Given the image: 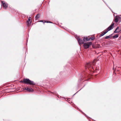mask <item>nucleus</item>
Instances as JSON below:
<instances>
[{
  "label": "nucleus",
  "instance_id": "obj_6",
  "mask_svg": "<svg viewBox=\"0 0 121 121\" xmlns=\"http://www.w3.org/2000/svg\"><path fill=\"white\" fill-rule=\"evenodd\" d=\"M77 39L78 43L80 45L83 43V41L81 39L78 38Z\"/></svg>",
  "mask_w": 121,
  "mask_h": 121
},
{
  "label": "nucleus",
  "instance_id": "obj_15",
  "mask_svg": "<svg viewBox=\"0 0 121 121\" xmlns=\"http://www.w3.org/2000/svg\"><path fill=\"white\" fill-rule=\"evenodd\" d=\"M118 35H116L113 36V39L116 38H117L118 37Z\"/></svg>",
  "mask_w": 121,
  "mask_h": 121
},
{
  "label": "nucleus",
  "instance_id": "obj_21",
  "mask_svg": "<svg viewBox=\"0 0 121 121\" xmlns=\"http://www.w3.org/2000/svg\"><path fill=\"white\" fill-rule=\"evenodd\" d=\"M34 84H33V85H34Z\"/></svg>",
  "mask_w": 121,
  "mask_h": 121
},
{
  "label": "nucleus",
  "instance_id": "obj_5",
  "mask_svg": "<svg viewBox=\"0 0 121 121\" xmlns=\"http://www.w3.org/2000/svg\"><path fill=\"white\" fill-rule=\"evenodd\" d=\"M2 4L3 8L4 9H6L8 7L7 4L6 3H5V2L4 1H1Z\"/></svg>",
  "mask_w": 121,
  "mask_h": 121
},
{
  "label": "nucleus",
  "instance_id": "obj_16",
  "mask_svg": "<svg viewBox=\"0 0 121 121\" xmlns=\"http://www.w3.org/2000/svg\"><path fill=\"white\" fill-rule=\"evenodd\" d=\"M82 78H79L78 80V81L79 82H80L81 81L83 80V79H82Z\"/></svg>",
  "mask_w": 121,
  "mask_h": 121
},
{
  "label": "nucleus",
  "instance_id": "obj_17",
  "mask_svg": "<svg viewBox=\"0 0 121 121\" xmlns=\"http://www.w3.org/2000/svg\"><path fill=\"white\" fill-rule=\"evenodd\" d=\"M45 22H47V23H52V22H50V21H45Z\"/></svg>",
  "mask_w": 121,
  "mask_h": 121
},
{
  "label": "nucleus",
  "instance_id": "obj_8",
  "mask_svg": "<svg viewBox=\"0 0 121 121\" xmlns=\"http://www.w3.org/2000/svg\"><path fill=\"white\" fill-rule=\"evenodd\" d=\"M24 89L29 92H32L33 91V90L32 89L30 88H29L28 87L25 88Z\"/></svg>",
  "mask_w": 121,
  "mask_h": 121
},
{
  "label": "nucleus",
  "instance_id": "obj_10",
  "mask_svg": "<svg viewBox=\"0 0 121 121\" xmlns=\"http://www.w3.org/2000/svg\"><path fill=\"white\" fill-rule=\"evenodd\" d=\"M120 31V30H119V27H117L114 32V33H116L119 32Z\"/></svg>",
  "mask_w": 121,
  "mask_h": 121
},
{
  "label": "nucleus",
  "instance_id": "obj_20",
  "mask_svg": "<svg viewBox=\"0 0 121 121\" xmlns=\"http://www.w3.org/2000/svg\"><path fill=\"white\" fill-rule=\"evenodd\" d=\"M84 82L86 81H85L84 80Z\"/></svg>",
  "mask_w": 121,
  "mask_h": 121
},
{
  "label": "nucleus",
  "instance_id": "obj_7",
  "mask_svg": "<svg viewBox=\"0 0 121 121\" xmlns=\"http://www.w3.org/2000/svg\"><path fill=\"white\" fill-rule=\"evenodd\" d=\"M120 19H121V17L119 16H116L114 20V21L116 22H117Z\"/></svg>",
  "mask_w": 121,
  "mask_h": 121
},
{
  "label": "nucleus",
  "instance_id": "obj_2",
  "mask_svg": "<svg viewBox=\"0 0 121 121\" xmlns=\"http://www.w3.org/2000/svg\"><path fill=\"white\" fill-rule=\"evenodd\" d=\"M22 82V83H33V82L31 81L28 79H24L22 81H19V82H18V83ZM17 83V82H16Z\"/></svg>",
  "mask_w": 121,
  "mask_h": 121
},
{
  "label": "nucleus",
  "instance_id": "obj_1",
  "mask_svg": "<svg viewBox=\"0 0 121 121\" xmlns=\"http://www.w3.org/2000/svg\"><path fill=\"white\" fill-rule=\"evenodd\" d=\"M94 64V61L92 62L88 63L86 65L85 68H88L89 70H91L93 72H97L99 70V68L98 66H95L94 67L93 65Z\"/></svg>",
  "mask_w": 121,
  "mask_h": 121
},
{
  "label": "nucleus",
  "instance_id": "obj_12",
  "mask_svg": "<svg viewBox=\"0 0 121 121\" xmlns=\"http://www.w3.org/2000/svg\"><path fill=\"white\" fill-rule=\"evenodd\" d=\"M112 34H111L109 36H106L105 37V39H107L111 38L112 37Z\"/></svg>",
  "mask_w": 121,
  "mask_h": 121
},
{
  "label": "nucleus",
  "instance_id": "obj_22",
  "mask_svg": "<svg viewBox=\"0 0 121 121\" xmlns=\"http://www.w3.org/2000/svg\"><path fill=\"white\" fill-rule=\"evenodd\" d=\"M30 84H31V83H30Z\"/></svg>",
  "mask_w": 121,
  "mask_h": 121
},
{
  "label": "nucleus",
  "instance_id": "obj_4",
  "mask_svg": "<svg viewBox=\"0 0 121 121\" xmlns=\"http://www.w3.org/2000/svg\"><path fill=\"white\" fill-rule=\"evenodd\" d=\"M114 25V23H112V24L107 28V29L106 30V31H108H108L112 29L113 28V26Z\"/></svg>",
  "mask_w": 121,
  "mask_h": 121
},
{
  "label": "nucleus",
  "instance_id": "obj_14",
  "mask_svg": "<svg viewBox=\"0 0 121 121\" xmlns=\"http://www.w3.org/2000/svg\"><path fill=\"white\" fill-rule=\"evenodd\" d=\"M40 17V15L39 14H38L36 16L35 18L36 19L39 18Z\"/></svg>",
  "mask_w": 121,
  "mask_h": 121
},
{
  "label": "nucleus",
  "instance_id": "obj_13",
  "mask_svg": "<svg viewBox=\"0 0 121 121\" xmlns=\"http://www.w3.org/2000/svg\"><path fill=\"white\" fill-rule=\"evenodd\" d=\"M91 39H88V38H87L84 37L83 39V40L84 41H87L89 40H90Z\"/></svg>",
  "mask_w": 121,
  "mask_h": 121
},
{
  "label": "nucleus",
  "instance_id": "obj_18",
  "mask_svg": "<svg viewBox=\"0 0 121 121\" xmlns=\"http://www.w3.org/2000/svg\"><path fill=\"white\" fill-rule=\"evenodd\" d=\"M90 38L92 40H93L94 39V38Z\"/></svg>",
  "mask_w": 121,
  "mask_h": 121
},
{
  "label": "nucleus",
  "instance_id": "obj_11",
  "mask_svg": "<svg viewBox=\"0 0 121 121\" xmlns=\"http://www.w3.org/2000/svg\"><path fill=\"white\" fill-rule=\"evenodd\" d=\"M107 32H108V31H106V30H105L103 33H102L100 35V36L101 37L102 36H103Z\"/></svg>",
  "mask_w": 121,
  "mask_h": 121
},
{
  "label": "nucleus",
  "instance_id": "obj_19",
  "mask_svg": "<svg viewBox=\"0 0 121 121\" xmlns=\"http://www.w3.org/2000/svg\"><path fill=\"white\" fill-rule=\"evenodd\" d=\"M40 22H43V20H40L39 21Z\"/></svg>",
  "mask_w": 121,
  "mask_h": 121
},
{
  "label": "nucleus",
  "instance_id": "obj_3",
  "mask_svg": "<svg viewBox=\"0 0 121 121\" xmlns=\"http://www.w3.org/2000/svg\"><path fill=\"white\" fill-rule=\"evenodd\" d=\"M91 44L92 43L91 42L84 43L83 44L84 47L85 48H89L90 46L91 45Z\"/></svg>",
  "mask_w": 121,
  "mask_h": 121
},
{
  "label": "nucleus",
  "instance_id": "obj_9",
  "mask_svg": "<svg viewBox=\"0 0 121 121\" xmlns=\"http://www.w3.org/2000/svg\"><path fill=\"white\" fill-rule=\"evenodd\" d=\"M32 22V20H31V18L30 17H29L27 21V22L28 24Z\"/></svg>",
  "mask_w": 121,
  "mask_h": 121
}]
</instances>
